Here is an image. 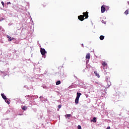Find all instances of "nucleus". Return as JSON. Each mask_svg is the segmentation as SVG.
<instances>
[{
    "label": "nucleus",
    "mask_w": 129,
    "mask_h": 129,
    "mask_svg": "<svg viewBox=\"0 0 129 129\" xmlns=\"http://www.w3.org/2000/svg\"><path fill=\"white\" fill-rule=\"evenodd\" d=\"M106 129H110V127L108 126V127H107Z\"/></svg>",
    "instance_id": "24"
},
{
    "label": "nucleus",
    "mask_w": 129,
    "mask_h": 129,
    "mask_svg": "<svg viewBox=\"0 0 129 129\" xmlns=\"http://www.w3.org/2000/svg\"><path fill=\"white\" fill-rule=\"evenodd\" d=\"M104 39V36H103V35H101V36H100V40H103Z\"/></svg>",
    "instance_id": "12"
},
{
    "label": "nucleus",
    "mask_w": 129,
    "mask_h": 129,
    "mask_svg": "<svg viewBox=\"0 0 129 129\" xmlns=\"http://www.w3.org/2000/svg\"><path fill=\"white\" fill-rule=\"evenodd\" d=\"M1 96H2V98H3V99H4V100H5V99H7V96L5 95V94H1Z\"/></svg>",
    "instance_id": "7"
},
{
    "label": "nucleus",
    "mask_w": 129,
    "mask_h": 129,
    "mask_svg": "<svg viewBox=\"0 0 129 129\" xmlns=\"http://www.w3.org/2000/svg\"><path fill=\"white\" fill-rule=\"evenodd\" d=\"M101 12L102 14H103V13H104V12H105V7H103V6H102L101 7Z\"/></svg>",
    "instance_id": "6"
},
{
    "label": "nucleus",
    "mask_w": 129,
    "mask_h": 129,
    "mask_svg": "<svg viewBox=\"0 0 129 129\" xmlns=\"http://www.w3.org/2000/svg\"><path fill=\"white\" fill-rule=\"evenodd\" d=\"M5 100L6 103H7L8 104H10V101H9V100H7V99H6Z\"/></svg>",
    "instance_id": "17"
},
{
    "label": "nucleus",
    "mask_w": 129,
    "mask_h": 129,
    "mask_svg": "<svg viewBox=\"0 0 129 129\" xmlns=\"http://www.w3.org/2000/svg\"><path fill=\"white\" fill-rule=\"evenodd\" d=\"M82 47H83V46H84L83 44H82Z\"/></svg>",
    "instance_id": "27"
},
{
    "label": "nucleus",
    "mask_w": 129,
    "mask_h": 129,
    "mask_svg": "<svg viewBox=\"0 0 129 129\" xmlns=\"http://www.w3.org/2000/svg\"><path fill=\"white\" fill-rule=\"evenodd\" d=\"M7 38H10V36L7 35Z\"/></svg>",
    "instance_id": "26"
},
{
    "label": "nucleus",
    "mask_w": 129,
    "mask_h": 129,
    "mask_svg": "<svg viewBox=\"0 0 129 129\" xmlns=\"http://www.w3.org/2000/svg\"><path fill=\"white\" fill-rule=\"evenodd\" d=\"M88 12H84L83 13V16L84 17H84H85V19H88V17H89V16H88Z\"/></svg>",
    "instance_id": "4"
},
{
    "label": "nucleus",
    "mask_w": 129,
    "mask_h": 129,
    "mask_svg": "<svg viewBox=\"0 0 129 129\" xmlns=\"http://www.w3.org/2000/svg\"><path fill=\"white\" fill-rule=\"evenodd\" d=\"M1 3H2V6H3V7H5V3H4V2H1Z\"/></svg>",
    "instance_id": "19"
},
{
    "label": "nucleus",
    "mask_w": 129,
    "mask_h": 129,
    "mask_svg": "<svg viewBox=\"0 0 129 129\" xmlns=\"http://www.w3.org/2000/svg\"><path fill=\"white\" fill-rule=\"evenodd\" d=\"M95 84H98V82H95Z\"/></svg>",
    "instance_id": "25"
},
{
    "label": "nucleus",
    "mask_w": 129,
    "mask_h": 129,
    "mask_svg": "<svg viewBox=\"0 0 129 129\" xmlns=\"http://www.w3.org/2000/svg\"><path fill=\"white\" fill-rule=\"evenodd\" d=\"M8 41H9V42H11V41H12V39L9 38Z\"/></svg>",
    "instance_id": "23"
},
{
    "label": "nucleus",
    "mask_w": 129,
    "mask_h": 129,
    "mask_svg": "<svg viewBox=\"0 0 129 129\" xmlns=\"http://www.w3.org/2000/svg\"><path fill=\"white\" fill-rule=\"evenodd\" d=\"M124 14H125L126 16H127V15H128V10H126V11L124 12Z\"/></svg>",
    "instance_id": "15"
},
{
    "label": "nucleus",
    "mask_w": 129,
    "mask_h": 129,
    "mask_svg": "<svg viewBox=\"0 0 129 129\" xmlns=\"http://www.w3.org/2000/svg\"><path fill=\"white\" fill-rule=\"evenodd\" d=\"M102 65L105 74H107V63L105 61L102 62Z\"/></svg>",
    "instance_id": "1"
},
{
    "label": "nucleus",
    "mask_w": 129,
    "mask_h": 129,
    "mask_svg": "<svg viewBox=\"0 0 129 129\" xmlns=\"http://www.w3.org/2000/svg\"><path fill=\"white\" fill-rule=\"evenodd\" d=\"M81 93L78 92V93H77V97H76V98L79 99V98L80 97V96H81Z\"/></svg>",
    "instance_id": "10"
},
{
    "label": "nucleus",
    "mask_w": 129,
    "mask_h": 129,
    "mask_svg": "<svg viewBox=\"0 0 129 129\" xmlns=\"http://www.w3.org/2000/svg\"><path fill=\"white\" fill-rule=\"evenodd\" d=\"M86 59H90V54L88 53L86 55Z\"/></svg>",
    "instance_id": "8"
},
{
    "label": "nucleus",
    "mask_w": 129,
    "mask_h": 129,
    "mask_svg": "<svg viewBox=\"0 0 129 129\" xmlns=\"http://www.w3.org/2000/svg\"><path fill=\"white\" fill-rule=\"evenodd\" d=\"M128 5H129V2H128Z\"/></svg>",
    "instance_id": "28"
},
{
    "label": "nucleus",
    "mask_w": 129,
    "mask_h": 129,
    "mask_svg": "<svg viewBox=\"0 0 129 129\" xmlns=\"http://www.w3.org/2000/svg\"><path fill=\"white\" fill-rule=\"evenodd\" d=\"M40 52H41V55H42V56H44L45 54L47 53V51H46L45 49L42 48H40Z\"/></svg>",
    "instance_id": "3"
},
{
    "label": "nucleus",
    "mask_w": 129,
    "mask_h": 129,
    "mask_svg": "<svg viewBox=\"0 0 129 129\" xmlns=\"http://www.w3.org/2000/svg\"><path fill=\"white\" fill-rule=\"evenodd\" d=\"M106 80L107 83V88H108V87H109L111 85V82H110V79H109V78H107L106 79Z\"/></svg>",
    "instance_id": "2"
},
{
    "label": "nucleus",
    "mask_w": 129,
    "mask_h": 129,
    "mask_svg": "<svg viewBox=\"0 0 129 129\" xmlns=\"http://www.w3.org/2000/svg\"><path fill=\"white\" fill-rule=\"evenodd\" d=\"M7 5H12V3L11 2H7Z\"/></svg>",
    "instance_id": "22"
},
{
    "label": "nucleus",
    "mask_w": 129,
    "mask_h": 129,
    "mask_svg": "<svg viewBox=\"0 0 129 129\" xmlns=\"http://www.w3.org/2000/svg\"><path fill=\"white\" fill-rule=\"evenodd\" d=\"M61 106H62V105H59L57 106V107H58V108H61Z\"/></svg>",
    "instance_id": "21"
},
{
    "label": "nucleus",
    "mask_w": 129,
    "mask_h": 129,
    "mask_svg": "<svg viewBox=\"0 0 129 129\" xmlns=\"http://www.w3.org/2000/svg\"><path fill=\"white\" fill-rule=\"evenodd\" d=\"M91 121H93V122H96V118L94 117Z\"/></svg>",
    "instance_id": "11"
},
{
    "label": "nucleus",
    "mask_w": 129,
    "mask_h": 129,
    "mask_svg": "<svg viewBox=\"0 0 129 129\" xmlns=\"http://www.w3.org/2000/svg\"><path fill=\"white\" fill-rule=\"evenodd\" d=\"M27 108H28V107H27V106H24L22 107L23 110H26L27 109Z\"/></svg>",
    "instance_id": "14"
},
{
    "label": "nucleus",
    "mask_w": 129,
    "mask_h": 129,
    "mask_svg": "<svg viewBox=\"0 0 129 129\" xmlns=\"http://www.w3.org/2000/svg\"><path fill=\"white\" fill-rule=\"evenodd\" d=\"M78 20L81 21V22H83L84 20H85V18H84V16L83 15H80L78 16Z\"/></svg>",
    "instance_id": "5"
},
{
    "label": "nucleus",
    "mask_w": 129,
    "mask_h": 129,
    "mask_svg": "<svg viewBox=\"0 0 129 129\" xmlns=\"http://www.w3.org/2000/svg\"><path fill=\"white\" fill-rule=\"evenodd\" d=\"M78 129H81V126L80 125H79L78 126Z\"/></svg>",
    "instance_id": "20"
},
{
    "label": "nucleus",
    "mask_w": 129,
    "mask_h": 129,
    "mask_svg": "<svg viewBox=\"0 0 129 129\" xmlns=\"http://www.w3.org/2000/svg\"><path fill=\"white\" fill-rule=\"evenodd\" d=\"M79 102V98H76V99H75V103H76V104H78Z\"/></svg>",
    "instance_id": "9"
},
{
    "label": "nucleus",
    "mask_w": 129,
    "mask_h": 129,
    "mask_svg": "<svg viewBox=\"0 0 129 129\" xmlns=\"http://www.w3.org/2000/svg\"><path fill=\"white\" fill-rule=\"evenodd\" d=\"M66 117H71V114H67Z\"/></svg>",
    "instance_id": "18"
},
{
    "label": "nucleus",
    "mask_w": 129,
    "mask_h": 129,
    "mask_svg": "<svg viewBox=\"0 0 129 129\" xmlns=\"http://www.w3.org/2000/svg\"><path fill=\"white\" fill-rule=\"evenodd\" d=\"M94 74H95V75L97 76V77L99 78V77H100V76H99V74H97V72H94Z\"/></svg>",
    "instance_id": "13"
},
{
    "label": "nucleus",
    "mask_w": 129,
    "mask_h": 129,
    "mask_svg": "<svg viewBox=\"0 0 129 129\" xmlns=\"http://www.w3.org/2000/svg\"><path fill=\"white\" fill-rule=\"evenodd\" d=\"M59 84H61V81H57L56 83V85H59Z\"/></svg>",
    "instance_id": "16"
}]
</instances>
